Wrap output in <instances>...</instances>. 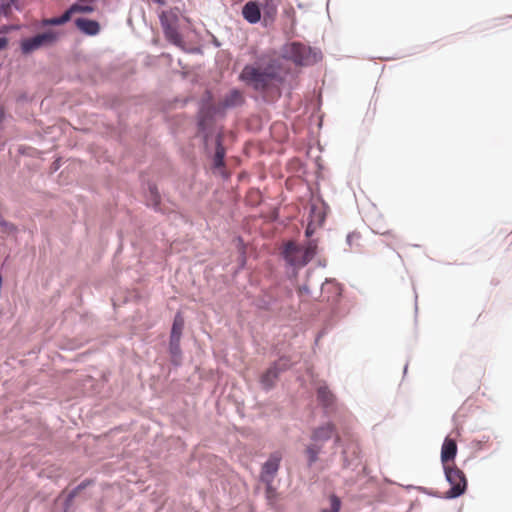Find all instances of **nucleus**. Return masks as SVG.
Instances as JSON below:
<instances>
[{"label":"nucleus","mask_w":512,"mask_h":512,"mask_svg":"<svg viewBox=\"0 0 512 512\" xmlns=\"http://www.w3.org/2000/svg\"><path fill=\"white\" fill-rule=\"evenodd\" d=\"M282 62L270 53H261L252 64H246L239 80L256 92L266 93L284 82Z\"/></svg>","instance_id":"nucleus-1"},{"label":"nucleus","mask_w":512,"mask_h":512,"mask_svg":"<svg viewBox=\"0 0 512 512\" xmlns=\"http://www.w3.org/2000/svg\"><path fill=\"white\" fill-rule=\"evenodd\" d=\"M326 214L323 207L318 204L311 203L309 207L308 222L321 227L325 221Z\"/></svg>","instance_id":"nucleus-15"},{"label":"nucleus","mask_w":512,"mask_h":512,"mask_svg":"<svg viewBox=\"0 0 512 512\" xmlns=\"http://www.w3.org/2000/svg\"><path fill=\"white\" fill-rule=\"evenodd\" d=\"M340 442H341V438H340L338 435H336V437H335V439H334V444H335V445H339V444H340Z\"/></svg>","instance_id":"nucleus-39"},{"label":"nucleus","mask_w":512,"mask_h":512,"mask_svg":"<svg viewBox=\"0 0 512 512\" xmlns=\"http://www.w3.org/2000/svg\"><path fill=\"white\" fill-rule=\"evenodd\" d=\"M291 367L289 358L283 356L273 362L271 366L261 375L260 384L263 390L270 391L275 387L281 373L287 371Z\"/></svg>","instance_id":"nucleus-7"},{"label":"nucleus","mask_w":512,"mask_h":512,"mask_svg":"<svg viewBox=\"0 0 512 512\" xmlns=\"http://www.w3.org/2000/svg\"><path fill=\"white\" fill-rule=\"evenodd\" d=\"M70 16L67 12V10L59 17H52V18H48V19H45L43 20V24L44 25H50V26H59V25H63L65 23H67L68 21H70Z\"/></svg>","instance_id":"nucleus-24"},{"label":"nucleus","mask_w":512,"mask_h":512,"mask_svg":"<svg viewBox=\"0 0 512 512\" xmlns=\"http://www.w3.org/2000/svg\"><path fill=\"white\" fill-rule=\"evenodd\" d=\"M93 11H94V7L93 6H91V5H81V4H78V3L72 4L67 9V12H68L70 18L72 17V15L74 13H92Z\"/></svg>","instance_id":"nucleus-25"},{"label":"nucleus","mask_w":512,"mask_h":512,"mask_svg":"<svg viewBox=\"0 0 512 512\" xmlns=\"http://www.w3.org/2000/svg\"><path fill=\"white\" fill-rule=\"evenodd\" d=\"M11 8H15L17 11H20L21 8L19 6V0H7L6 1Z\"/></svg>","instance_id":"nucleus-33"},{"label":"nucleus","mask_w":512,"mask_h":512,"mask_svg":"<svg viewBox=\"0 0 512 512\" xmlns=\"http://www.w3.org/2000/svg\"><path fill=\"white\" fill-rule=\"evenodd\" d=\"M322 452V445L317 443H310L305 448V454L307 457V466L312 467L319 459V454Z\"/></svg>","instance_id":"nucleus-19"},{"label":"nucleus","mask_w":512,"mask_h":512,"mask_svg":"<svg viewBox=\"0 0 512 512\" xmlns=\"http://www.w3.org/2000/svg\"><path fill=\"white\" fill-rule=\"evenodd\" d=\"M94 484V481L91 479H85L76 487H74L68 494H73V498L75 499L79 492L83 491L87 487Z\"/></svg>","instance_id":"nucleus-28"},{"label":"nucleus","mask_w":512,"mask_h":512,"mask_svg":"<svg viewBox=\"0 0 512 512\" xmlns=\"http://www.w3.org/2000/svg\"><path fill=\"white\" fill-rule=\"evenodd\" d=\"M59 39V34L53 30L36 34L30 38H25L20 43L21 52L29 55L35 50L53 46Z\"/></svg>","instance_id":"nucleus-6"},{"label":"nucleus","mask_w":512,"mask_h":512,"mask_svg":"<svg viewBox=\"0 0 512 512\" xmlns=\"http://www.w3.org/2000/svg\"><path fill=\"white\" fill-rule=\"evenodd\" d=\"M159 21L166 40L177 47H182L183 39L178 31L179 17L177 11H162L159 15Z\"/></svg>","instance_id":"nucleus-5"},{"label":"nucleus","mask_w":512,"mask_h":512,"mask_svg":"<svg viewBox=\"0 0 512 512\" xmlns=\"http://www.w3.org/2000/svg\"><path fill=\"white\" fill-rule=\"evenodd\" d=\"M300 290L306 294H310V286L308 283H305L301 286Z\"/></svg>","instance_id":"nucleus-35"},{"label":"nucleus","mask_w":512,"mask_h":512,"mask_svg":"<svg viewBox=\"0 0 512 512\" xmlns=\"http://www.w3.org/2000/svg\"><path fill=\"white\" fill-rule=\"evenodd\" d=\"M325 333H326V331H325V330H322V331L319 333L318 337L316 338V341H318V339H319L320 337H322Z\"/></svg>","instance_id":"nucleus-40"},{"label":"nucleus","mask_w":512,"mask_h":512,"mask_svg":"<svg viewBox=\"0 0 512 512\" xmlns=\"http://www.w3.org/2000/svg\"><path fill=\"white\" fill-rule=\"evenodd\" d=\"M184 317L180 312H177L174 316L171 332H170V339H181L182 337V331L184 328Z\"/></svg>","instance_id":"nucleus-20"},{"label":"nucleus","mask_w":512,"mask_h":512,"mask_svg":"<svg viewBox=\"0 0 512 512\" xmlns=\"http://www.w3.org/2000/svg\"><path fill=\"white\" fill-rule=\"evenodd\" d=\"M329 500H330V508H323V509H321V512H339V510L341 508L340 498L337 495L332 494V495H330Z\"/></svg>","instance_id":"nucleus-26"},{"label":"nucleus","mask_w":512,"mask_h":512,"mask_svg":"<svg viewBox=\"0 0 512 512\" xmlns=\"http://www.w3.org/2000/svg\"><path fill=\"white\" fill-rule=\"evenodd\" d=\"M243 18L250 24H256L261 19V9L256 2L249 1L242 8Z\"/></svg>","instance_id":"nucleus-13"},{"label":"nucleus","mask_w":512,"mask_h":512,"mask_svg":"<svg viewBox=\"0 0 512 512\" xmlns=\"http://www.w3.org/2000/svg\"><path fill=\"white\" fill-rule=\"evenodd\" d=\"M73 494H67L64 502H63V512H69L70 511V508L72 506V503H73Z\"/></svg>","instance_id":"nucleus-31"},{"label":"nucleus","mask_w":512,"mask_h":512,"mask_svg":"<svg viewBox=\"0 0 512 512\" xmlns=\"http://www.w3.org/2000/svg\"><path fill=\"white\" fill-rule=\"evenodd\" d=\"M336 434V426L332 422H326L311 431L310 439L312 442L323 446Z\"/></svg>","instance_id":"nucleus-11"},{"label":"nucleus","mask_w":512,"mask_h":512,"mask_svg":"<svg viewBox=\"0 0 512 512\" xmlns=\"http://www.w3.org/2000/svg\"><path fill=\"white\" fill-rule=\"evenodd\" d=\"M262 9H263L265 18L268 17L271 20H273L275 15L277 14V1L276 0H265Z\"/></svg>","instance_id":"nucleus-23"},{"label":"nucleus","mask_w":512,"mask_h":512,"mask_svg":"<svg viewBox=\"0 0 512 512\" xmlns=\"http://www.w3.org/2000/svg\"><path fill=\"white\" fill-rule=\"evenodd\" d=\"M342 455L344 468H351L354 470L360 465V458L356 449L352 450L351 455H349L347 449H344Z\"/></svg>","instance_id":"nucleus-21"},{"label":"nucleus","mask_w":512,"mask_h":512,"mask_svg":"<svg viewBox=\"0 0 512 512\" xmlns=\"http://www.w3.org/2000/svg\"><path fill=\"white\" fill-rule=\"evenodd\" d=\"M445 480L449 483L450 489L446 491L445 499H456L462 496L467 490V479L462 470L456 466H443Z\"/></svg>","instance_id":"nucleus-4"},{"label":"nucleus","mask_w":512,"mask_h":512,"mask_svg":"<svg viewBox=\"0 0 512 512\" xmlns=\"http://www.w3.org/2000/svg\"><path fill=\"white\" fill-rule=\"evenodd\" d=\"M181 339H170L169 340V354L171 358V364L175 367H179L182 364V350L180 347Z\"/></svg>","instance_id":"nucleus-17"},{"label":"nucleus","mask_w":512,"mask_h":512,"mask_svg":"<svg viewBox=\"0 0 512 512\" xmlns=\"http://www.w3.org/2000/svg\"><path fill=\"white\" fill-rule=\"evenodd\" d=\"M357 236H358V235H357V234H355V233H349V234L347 235V238H346L347 243H348L349 245H351V244H352V239H353V237H357Z\"/></svg>","instance_id":"nucleus-36"},{"label":"nucleus","mask_w":512,"mask_h":512,"mask_svg":"<svg viewBox=\"0 0 512 512\" xmlns=\"http://www.w3.org/2000/svg\"><path fill=\"white\" fill-rule=\"evenodd\" d=\"M217 109L213 105H202L197 116L198 130L203 134L204 140H208V127L216 115Z\"/></svg>","instance_id":"nucleus-10"},{"label":"nucleus","mask_w":512,"mask_h":512,"mask_svg":"<svg viewBox=\"0 0 512 512\" xmlns=\"http://www.w3.org/2000/svg\"><path fill=\"white\" fill-rule=\"evenodd\" d=\"M244 103V98L241 92L237 89L231 90L228 94L225 95L222 106L226 109L235 108L241 106Z\"/></svg>","instance_id":"nucleus-16"},{"label":"nucleus","mask_w":512,"mask_h":512,"mask_svg":"<svg viewBox=\"0 0 512 512\" xmlns=\"http://www.w3.org/2000/svg\"><path fill=\"white\" fill-rule=\"evenodd\" d=\"M215 144H216V149H215V154H214V158H213V167L215 169H218V168L223 167L225 164V162H224L225 148L222 144V135L220 133H218L216 136Z\"/></svg>","instance_id":"nucleus-18"},{"label":"nucleus","mask_w":512,"mask_h":512,"mask_svg":"<svg viewBox=\"0 0 512 512\" xmlns=\"http://www.w3.org/2000/svg\"><path fill=\"white\" fill-rule=\"evenodd\" d=\"M0 226L9 227L11 225L6 220H4L3 217L0 215Z\"/></svg>","instance_id":"nucleus-37"},{"label":"nucleus","mask_w":512,"mask_h":512,"mask_svg":"<svg viewBox=\"0 0 512 512\" xmlns=\"http://www.w3.org/2000/svg\"><path fill=\"white\" fill-rule=\"evenodd\" d=\"M75 25L83 34L88 36H95L100 31L98 21L85 17L76 18Z\"/></svg>","instance_id":"nucleus-12"},{"label":"nucleus","mask_w":512,"mask_h":512,"mask_svg":"<svg viewBox=\"0 0 512 512\" xmlns=\"http://www.w3.org/2000/svg\"><path fill=\"white\" fill-rule=\"evenodd\" d=\"M282 454L275 451L270 454L269 458L263 463L260 472L261 482H273L274 478L280 468Z\"/></svg>","instance_id":"nucleus-8"},{"label":"nucleus","mask_w":512,"mask_h":512,"mask_svg":"<svg viewBox=\"0 0 512 512\" xmlns=\"http://www.w3.org/2000/svg\"><path fill=\"white\" fill-rule=\"evenodd\" d=\"M457 455V444L455 440L446 437L441 448V462L444 465H448L447 462L455 459Z\"/></svg>","instance_id":"nucleus-14"},{"label":"nucleus","mask_w":512,"mask_h":512,"mask_svg":"<svg viewBox=\"0 0 512 512\" xmlns=\"http://www.w3.org/2000/svg\"><path fill=\"white\" fill-rule=\"evenodd\" d=\"M316 394L317 400L326 415L335 412L337 398L326 383L318 386Z\"/></svg>","instance_id":"nucleus-9"},{"label":"nucleus","mask_w":512,"mask_h":512,"mask_svg":"<svg viewBox=\"0 0 512 512\" xmlns=\"http://www.w3.org/2000/svg\"><path fill=\"white\" fill-rule=\"evenodd\" d=\"M160 194L158 192V189L156 185L149 184L148 186V194H147V204L149 206H152L154 210H158V206L160 204Z\"/></svg>","instance_id":"nucleus-22"},{"label":"nucleus","mask_w":512,"mask_h":512,"mask_svg":"<svg viewBox=\"0 0 512 512\" xmlns=\"http://www.w3.org/2000/svg\"><path fill=\"white\" fill-rule=\"evenodd\" d=\"M281 57L297 66H310L321 60L322 53L319 49L306 46L303 43L290 42L283 45Z\"/></svg>","instance_id":"nucleus-2"},{"label":"nucleus","mask_w":512,"mask_h":512,"mask_svg":"<svg viewBox=\"0 0 512 512\" xmlns=\"http://www.w3.org/2000/svg\"><path fill=\"white\" fill-rule=\"evenodd\" d=\"M328 286H333L334 293L340 294V289H339L338 283L334 279L326 278L325 282L321 284V291L324 292Z\"/></svg>","instance_id":"nucleus-29"},{"label":"nucleus","mask_w":512,"mask_h":512,"mask_svg":"<svg viewBox=\"0 0 512 512\" xmlns=\"http://www.w3.org/2000/svg\"><path fill=\"white\" fill-rule=\"evenodd\" d=\"M154 3L164 6L166 4V0H152Z\"/></svg>","instance_id":"nucleus-38"},{"label":"nucleus","mask_w":512,"mask_h":512,"mask_svg":"<svg viewBox=\"0 0 512 512\" xmlns=\"http://www.w3.org/2000/svg\"><path fill=\"white\" fill-rule=\"evenodd\" d=\"M317 252V242L309 239L306 246H298L294 243H288L285 246L283 257L288 265L300 268L310 262Z\"/></svg>","instance_id":"nucleus-3"},{"label":"nucleus","mask_w":512,"mask_h":512,"mask_svg":"<svg viewBox=\"0 0 512 512\" xmlns=\"http://www.w3.org/2000/svg\"><path fill=\"white\" fill-rule=\"evenodd\" d=\"M378 233H379V234H382V235H385V234H387L388 232H380V231H379Z\"/></svg>","instance_id":"nucleus-43"},{"label":"nucleus","mask_w":512,"mask_h":512,"mask_svg":"<svg viewBox=\"0 0 512 512\" xmlns=\"http://www.w3.org/2000/svg\"><path fill=\"white\" fill-rule=\"evenodd\" d=\"M319 265L322 266V267H325L326 263L325 262H319Z\"/></svg>","instance_id":"nucleus-41"},{"label":"nucleus","mask_w":512,"mask_h":512,"mask_svg":"<svg viewBox=\"0 0 512 512\" xmlns=\"http://www.w3.org/2000/svg\"><path fill=\"white\" fill-rule=\"evenodd\" d=\"M8 44V39L6 37H0V51L4 49Z\"/></svg>","instance_id":"nucleus-34"},{"label":"nucleus","mask_w":512,"mask_h":512,"mask_svg":"<svg viewBox=\"0 0 512 512\" xmlns=\"http://www.w3.org/2000/svg\"><path fill=\"white\" fill-rule=\"evenodd\" d=\"M318 227L319 226H316L315 224L308 222L307 227L305 229V236L307 238H310L314 234L316 228H318Z\"/></svg>","instance_id":"nucleus-32"},{"label":"nucleus","mask_w":512,"mask_h":512,"mask_svg":"<svg viewBox=\"0 0 512 512\" xmlns=\"http://www.w3.org/2000/svg\"><path fill=\"white\" fill-rule=\"evenodd\" d=\"M407 369H408V365L406 364L404 367V374L407 372Z\"/></svg>","instance_id":"nucleus-42"},{"label":"nucleus","mask_w":512,"mask_h":512,"mask_svg":"<svg viewBox=\"0 0 512 512\" xmlns=\"http://www.w3.org/2000/svg\"><path fill=\"white\" fill-rule=\"evenodd\" d=\"M263 483L266 486V488H265L266 499H267L268 503L271 505V504H273V502L276 499L277 490L273 486V482H263Z\"/></svg>","instance_id":"nucleus-27"},{"label":"nucleus","mask_w":512,"mask_h":512,"mask_svg":"<svg viewBox=\"0 0 512 512\" xmlns=\"http://www.w3.org/2000/svg\"><path fill=\"white\" fill-rule=\"evenodd\" d=\"M12 14V8L5 1L0 4V16L8 18Z\"/></svg>","instance_id":"nucleus-30"}]
</instances>
